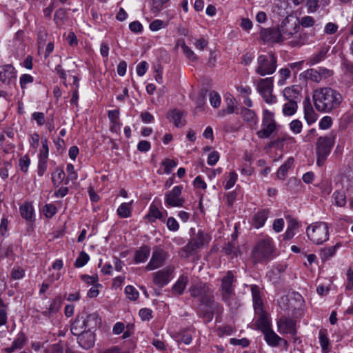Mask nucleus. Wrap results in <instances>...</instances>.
<instances>
[{
  "label": "nucleus",
  "mask_w": 353,
  "mask_h": 353,
  "mask_svg": "<svg viewBox=\"0 0 353 353\" xmlns=\"http://www.w3.org/2000/svg\"><path fill=\"white\" fill-rule=\"evenodd\" d=\"M263 334H264V338L267 343L272 347H276L279 345V343L281 341L283 342L285 345H287L288 344L287 341L283 339L281 337L277 335L272 330V329H270Z\"/></svg>",
  "instance_id": "nucleus-22"
},
{
  "label": "nucleus",
  "mask_w": 353,
  "mask_h": 353,
  "mask_svg": "<svg viewBox=\"0 0 353 353\" xmlns=\"http://www.w3.org/2000/svg\"><path fill=\"white\" fill-rule=\"evenodd\" d=\"M307 77L312 81L319 83L322 80L321 76L319 70L315 69H310L306 72Z\"/></svg>",
  "instance_id": "nucleus-50"
},
{
  "label": "nucleus",
  "mask_w": 353,
  "mask_h": 353,
  "mask_svg": "<svg viewBox=\"0 0 353 353\" xmlns=\"http://www.w3.org/2000/svg\"><path fill=\"white\" fill-rule=\"evenodd\" d=\"M183 190L182 185H176L170 191L165 193V203L168 207H182L185 199L181 196Z\"/></svg>",
  "instance_id": "nucleus-13"
},
{
  "label": "nucleus",
  "mask_w": 353,
  "mask_h": 353,
  "mask_svg": "<svg viewBox=\"0 0 353 353\" xmlns=\"http://www.w3.org/2000/svg\"><path fill=\"white\" fill-rule=\"evenodd\" d=\"M278 28H263L260 32L261 39L265 43L281 42Z\"/></svg>",
  "instance_id": "nucleus-17"
},
{
  "label": "nucleus",
  "mask_w": 353,
  "mask_h": 353,
  "mask_svg": "<svg viewBox=\"0 0 353 353\" xmlns=\"http://www.w3.org/2000/svg\"><path fill=\"white\" fill-rule=\"evenodd\" d=\"M25 275V272L21 268H14L11 272V277L14 280L21 279Z\"/></svg>",
  "instance_id": "nucleus-64"
},
{
  "label": "nucleus",
  "mask_w": 353,
  "mask_h": 353,
  "mask_svg": "<svg viewBox=\"0 0 353 353\" xmlns=\"http://www.w3.org/2000/svg\"><path fill=\"white\" fill-rule=\"evenodd\" d=\"M294 163V159L292 157L288 158L283 164L281 165L278 172L277 176L279 179H285L287 172L290 169Z\"/></svg>",
  "instance_id": "nucleus-31"
},
{
  "label": "nucleus",
  "mask_w": 353,
  "mask_h": 353,
  "mask_svg": "<svg viewBox=\"0 0 353 353\" xmlns=\"http://www.w3.org/2000/svg\"><path fill=\"white\" fill-rule=\"evenodd\" d=\"M47 170V158L43 157L42 154H39L37 172L39 176H43Z\"/></svg>",
  "instance_id": "nucleus-48"
},
{
  "label": "nucleus",
  "mask_w": 353,
  "mask_h": 353,
  "mask_svg": "<svg viewBox=\"0 0 353 353\" xmlns=\"http://www.w3.org/2000/svg\"><path fill=\"white\" fill-rule=\"evenodd\" d=\"M290 70L288 68H282L279 70V74L281 79H279L278 83L281 85L285 84V80L290 76Z\"/></svg>",
  "instance_id": "nucleus-62"
},
{
  "label": "nucleus",
  "mask_w": 353,
  "mask_h": 353,
  "mask_svg": "<svg viewBox=\"0 0 353 353\" xmlns=\"http://www.w3.org/2000/svg\"><path fill=\"white\" fill-rule=\"evenodd\" d=\"M243 120L250 125H256L258 123V117L255 112L247 108H242L240 112Z\"/></svg>",
  "instance_id": "nucleus-25"
},
{
  "label": "nucleus",
  "mask_w": 353,
  "mask_h": 353,
  "mask_svg": "<svg viewBox=\"0 0 353 353\" xmlns=\"http://www.w3.org/2000/svg\"><path fill=\"white\" fill-rule=\"evenodd\" d=\"M306 234L313 243L322 244L329 239L327 224L322 221L314 223L307 226Z\"/></svg>",
  "instance_id": "nucleus-6"
},
{
  "label": "nucleus",
  "mask_w": 353,
  "mask_h": 353,
  "mask_svg": "<svg viewBox=\"0 0 353 353\" xmlns=\"http://www.w3.org/2000/svg\"><path fill=\"white\" fill-rule=\"evenodd\" d=\"M174 271V267L170 265L154 272L152 274L154 283L159 288L165 286L172 280Z\"/></svg>",
  "instance_id": "nucleus-14"
},
{
  "label": "nucleus",
  "mask_w": 353,
  "mask_h": 353,
  "mask_svg": "<svg viewBox=\"0 0 353 353\" xmlns=\"http://www.w3.org/2000/svg\"><path fill=\"white\" fill-rule=\"evenodd\" d=\"M150 250L149 247L145 245L141 247L139 250L135 251L134 253V261L137 263H143L146 261L150 256Z\"/></svg>",
  "instance_id": "nucleus-28"
},
{
  "label": "nucleus",
  "mask_w": 353,
  "mask_h": 353,
  "mask_svg": "<svg viewBox=\"0 0 353 353\" xmlns=\"http://www.w3.org/2000/svg\"><path fill=\"white\" fill-rule=\"evenodd\" d=\"M283 97L288 101L298 103L301 99V88L298 85L285 88L283 92Z\"/></svg>",
  "instance_id": "nucleus-18"
},
{
  "label": "nucleus",
  "mask_w": 353,
  "mask_h": 353,
  "mask_svg": "<svg viewBox=\"0 0 353 353\" xmlns=\"http://www.w3.org/2000/svg\"><path fill=\"white\" fill-rule=\"evenodd\" d=\"M99 324V315L97 313L88 314L83 320L77 319L71 324L70 331L77 338L87 331L88 328H94Z\"/></svg>",
  "instance_id": "nucleus-7"
},
{
  "label": "nucleus",
  "mask_w": 353,
  "mask_h": 353,
  "mask_svg": "<svg viewBox=\"0 0 353 353\" xmlns=\"http://www.w3.org/2000/svg\"><path fill=\"white\" fill-rule=\"evenodd\" d=\"M61 307L60 299H55L52 301L49 307L43 312L45 316H50L52 314L57 312Z\"/></svg>",
  "instance_id": "nucleus-41"
},
{
  "label": "nucleus",
  "mask_w": 353,
  "mask_h": 353,
  "mask_svg": "<svg viewBox=\"0 0 353 353\" xmlns=\"http://www.w3.org/2000/svg\"><path fill=\"white\" fill-rule=\"evenodd\" d=\"M278 125L274 119L273 112L268 110L263 111L261 129L256 132L259 139H268L277 130Z\"/></svg>",
  "instance_id": "nucleus-8"
},
{
  "label": "nucleus",
  "mask_w": 353,
  "mask_h": 353,
  "mask_svg": "<svg viewBox=\"0 0 353 353\" xmlns=\"http://www.w3.org/2000/svg\"><path fill=\"white\" fill-rule=\"evenodd\" d=\"M334 145V135L330 134L319 137L316 143V164L318 166L321 167L324 165Z\"/></svg>",
  "instance_id": "nucleus-5"
},
{
  "label": "nucleus",
  "mask_w": 353,
  "mask_h": 353,
  "mask_svg": "<svg viewBox=\"0 0 353 353\" xmlns=\"http://www.w3.org/2000/svg\"><path fill=\"white\" fill-rule=\"evenodd\" d=\"M328 52V47H323L321 48V50L319 51L318 53L316 54L312 55L310 58V63L311 65H315L322 60H323L325 57L326 54Z\"/></svg>",
  "instance_id": "nucleus-39"
},
{
  "label": "nucleus",
  "mask_w": 353,
  "mask_h": 353,
  "mask_svg": "<svg viewBox=\"0 0 353 353\" xmlns=\"http://www.w3.org/2000/svg\"><path fill=\"white\" fill-rule=\"evenodd\" d=\"M64 172L61 169L57 168L55 172L52 174V180L53 183L55 185H59L63 179L64 178Z\"/></svg>",
  "instance_id": "nucleus-49"
},
{
  "label": "nucleus",
  "mask_w": 353,
  "mask_h": 353,
  "mask_svg": "<svg viewBox=\"0 0 353 353\" xmlns=\"http://www.w3.org/2000/svg\"><path fill=\"white\" fill-rule=\"evenodd\" d=\"M199 248L192 241H190L180 250L179 254L181 257L188 258Z\"/></svg>",
  "instance_id": "nucleus-33"
},
{
  "label": "nucleus",
  "mask_w": 353,
  "mask_h": 353,
  "mask_svg": "<svg viewBox=\"0 0 353 353\" xmlns=\"http://www.w3.org/2000/svg\"><path fill=\"white\" fill-rule=\"evenodd\" d=\"M65 17V10L64 9H59L54 14V20L57 25H61L63 22V19Z\"/></svg>",
  "instance_id": "nucleus-58"
},
{
  "label": "nucleus",
  "mask_w": 353,
  "mask_h": 353,
  "mask_svg": "<svg viewBox=\"0 0 353 353\" xmlns=\"http://www.w3.org/2000/svg\"><path fill=\"white\" fill-rule=\"evenodd\" d=\"M302 123L298 119H294L290 123V130L295 134H299L302 130Z\"/></svg>",
  "instance_id": "nucleus-57"
},
{
  "label": "nucleus",
  "mask_w": 353,
  "mask_h": 353,
  "mask_svg": "<svg viewBox=\"0 0 353 353\" xmlns=\"http://www.w3.org/2000/svg\"><path fill=\"white\" fill-rule=\"evenodd\" d=\"M339 26L332 22L327 23L324 28V32L327 34H333L338 30Z\"/></svg>",
  "instance_id": "nucleus-63"
},
{
  "label": "nucleus",
  "mask_w": 353,
  "mask_h": 353,
  "mask_svg": "<svg viewBox=\"0 0 353 353\" xmlns=\"http://www.w3.org/2000/svg\"><path fill=\"white\" fill-rule=\"evenodd\" d=\"M251 292L253 300V305L255 313H261L263 310V303L261 298V292L259 288L253 285L251 286Z\"/></svg>",
  "instance_id": "nucleus-20"
},
{
  "label": "nucleus",
  "mask_w": 353,
  "mask_h": 353,
  "mask_svg": "<svg viewBox=\"0 0 353 353\" xmlns=\"http://www.w3.org/2000/svg\"><path fill=\"white\" fill-rule=\"evenodd\" d=\"M189 283V278L187 275H181L174 284L172 285L171 292L174 296H179L183 294L185 289Z\"/></svg>",
  "instance_id": "nucleus-19"
},
{
  "label": "nucleus",
  "mask_w": 353,
  "mask_h": 353,
  "mask_svg": "<svg viewBox=\"0 0 353 353\" xmlns=\"http://www.w3.org/2000/svg\"><path fill=\"white\" fill-rule=\"evenodd\" d=\"M341 246L340 243H336L334 246L325 248L321 250L320 256L323 261H326L334 255L336 250Z\"/></svg>",
  "instance_id": "nucleus-35"
},
{
  "label": "nucleus",
  "mask_w": 353,
  "mask_h": 353,
  "mask_svg": "<svg viewBox=\"0 0 353 353\" xmlns=\"http://www.w3.org/2000/svg\"><path fill=\"white\" fill-rule=\"evenodd\" d=\"M168 0H150L151 5V10L153 12H157L160 11L163 4H165Z\"/></svg>",
  "instance_id": "nucleus-53"
},
{
  "label": "nucleus",
  "mask_w": 353,
  "mask_h": 353,
  "mask_svg": "<svg viewBox=\"0 0 353 353\" xmlns=\"http://www.w3.org/2000/svg\"><path fill=\"white\" fill-rule=\"evenodd\" d=\"M46 353H63V345L61 343L52 344L46 350Z\"/></svg>",
  "instance_id": "nucleus-55"
},
{
  "label": "nucleus",
  "mask_w": 353,
  "mask_h": 353,
  "mask_svg": "<svg viewBox=\"0 0 353 353\" xmlns=\"http://www.w3.org/2000/svg\"><path fill=\"white\" fill-rule=\"evenodd\" d=\"M133 200L128 203H123L117 208V212L121 218H128L131 216L132 205Z\"/></svg>",
  "instance_id": "nucleus-30"
},
{
  "label": "nucleus",
  "mask_w": 353,
  "mask_h": 353,
  "mask_svg": "<svg viewBox=\"0 0 353 353\" xmlns=\"http://www.w3.org/2000/svg\"><path fill=\"white\" fill-rule=\"evenodd\" d=\"M183 113L176 109L170 111L168 114V119L170 121H172L177 128L182 127L185 124V120L183 119Z\"/></svg>",
  "instance_id": "nucleus-26"
},
{
  "label": "nucleus",
  "mask_w": 353,
  "mask_h": 353,
  "mask_svg": "<svg viewBox=\"0 0 353 353\" xmlns=\"http://www.w3.org/2000/svg\"><path fill=\"white\" fill-rule=\"evenodd\" d=\"M312 98L316 110L323 113H330L338 109L343 101L341 94L330 87L316 89Z\"/></svg>",
  "instance_id": "nucleus-1"
},
{
  "label": "nucleus",
  "mask_w": 353,
  "mask_h": 353,
  "mask_svg": "<svg viewBox=\"0 0 353 353\" xmlns=\"http://www.w3.org/2000/svg\"><path fill=\"white\" fill-rule=\"evenodd\" d=\"M278 331L281 334H290L295 335L296 334L295 321L287 317H281L277 321Z\"/></svg>",
  "instance_id": "nucleus-15"
},
{
  "label": "nucleus",
  "mask_w": 353,
  "mask_h": 353,
  "mask_svg": "<svg viewBox=\"0 0 353 353\" xmlns=\"http://www.w3.org/2000/svg\"><path fill=\"white\" fill-rule=\"evenodd\" d=\"M276 57L272 53L261 54L257 59L255 72L261 76L272 74L276 69Z\"/></svg>",
  "instance_id": "nucleus-9"
},
{
  "label": "nucleus",
  "mask_w": 353,
  "mask_h": 353,
  "mask_svg": "<svg viewBox=\"0 0 353 353\" xmlns=\"http://www.w3.org/2000/svg\"><path fill=\"white\" fill-rule=\"evenodd\" d=\"M30 164V159L28 155L21 157L19 161V166L23 172H27Z\"/></svg>",
  "instance_id": "nucleus-52"
},
{
  "label": "nucleus",
  "mask_w": 353,
  "mask_h": 353,
  "mask_svg": "<svg viewBox=\"0 0 353 353\" xmlns=\"http://www.w3.org/2000/svg\"><path fill=\"white\" fill-rule=\"evenodd\" d=\"M163 217V214L158 209V208L152 204L150 207L148 214H147V218L150 222H154L157 219H161Z\"/></svg>",
  "instance_id": "nucleus-38"
},
{
  "label": "nucleus",
  "mask_w": 353,
  "mask_h": 353,
  "mask_svg": "<svg viewBox=\"0 0 353 353\" xmlns=\"http://www.w3.org/2000/svg\"><path fill=\"white\" fill-rule=\"evenodd\" d=\"M263 100L268 104H273L276 102V97L272 94V91H266L260 93Z\"/></svg>",
  "instance_id": "nucleus-54"
},
{
  "label": "nucleus",
  "mask_w": 353,
  "mask_h": 353,
  "mask_svg": "<svg viewBox=\"0 0 353 353\" xmlns=\"http://www.w3.org/2000/svg\"><path fill=\"white\" fill-rule=\"evenodd\" d=\"M180 341L185 345H189L192 343V336L188 331H182L179 334Z\"/></svg>",
  "instance_id": "nucleus-60"
},
{
  "label": "nucleus",
  "mask_w": 353,
  "mask_h": 353,
  "mask_svg": "<svg viewBox=\"0 0 353 353\" xmlns=\"http://www.w3.org/2000/svg\"><path fill=\"white\" fill-rule=\"evenodd\" d=\"M240 126L241 124L239 121L235 124H232L229 121H225L223 123V130L227 133L238 131L240 128Z\"/></svg>",
  "instance_id": "nucleus-51"
},
{
  "label": "nucleus",
  "mask_w": 353,
  "mask_h": 353,
  "mask_svg": "<svg viewBox=\"0 0 353 353\" xmlns=\"http://www.w3.org/2000/svg\"><path fill=\"white\" fill-rule=\"evenodd\" d=\"M274 246L271 239L261 240L252 251L251 257L254 263H262L274 256Z\"/></svg>",
  "instance_id": "nucleus-4"
},
{
  "label": "nucleus",
  "mask_w": 353,
  "mask_h": 353,
  "mask_svg": "<svg viewBox=\"0 0 353 353\" xmlns=\"http://www.w3.org/2000/svg\"><path fill=\"white\" fill-rule=\"evenodd\" d=\"M125 292L128 298L132 301H136L139 296V292L132 285H127L125 288Z\"/></svg>",
  "instance_id": "nucleus-47"
},
{
  "label": "nucleus",
  "mask_w": 353,
  "mask_h": 353,
  "mask_svg": "<svg viewBox=\"0 0 353 353\" xmlns=\"http://www.w3.org/2000/svg\"><path fill=\"white\" fill-rule=\"evenodd\" d=\"M221 292L222 301L231 309H236L239 303L235 297L234 285L236 279L232 271H228L221 279Z\"/></svg>",
  "instance_id": "nucleus-2"
},
{
  "label": "nucleus",
  "mask_w": 353,
  "mask_h": 353,
  "mask_svg": "<svg viewBox=\"0 0 353 353\" xmlns=\"http://www.w3.org/2000/svg\"><path fill=\"white\" fill-rule=\"evenodd\" d=\"M17 71L10 64L0 66V81L8 88L16 85Z\"/></svg>",
  "instance_id": "nucleus-12"
},
{
  "label": "nucleus",
  "mask_w": 353,
  "mask_h": 353,
  "mask_svg": "<svg viewBox=\"0 0 353 353\" xmlns=\"http://www.w3.org/2000/svg\"><path fill=\"white\" fill-rule=\"evenodd\" d=\"M319 343L323 353H328L330 352V341L327 336V331L321 330L319 331Z\"/></svg>",
  "instance_id": "nucleus-36"
},
{
  "label": "nucleus",
  "mask_w": 353,
  "mask_h": 353,
  "mask_svg": "<svg viewBox=\"0 0 353 353\" xmlns=\"http://www.w3.org/2000/svg\"><path fill=\"white\" fill-rule=\"evenodd\" d=\"M256 314L259 316L256 324L257 327L262 332V333H264L272 329L270 320L265 311L262 312L261 313Z\"/></svg>",
  "instance_id": "nucleus-23"
},
{
  "label": "nucleus",
  "mask_w": 353,
  "mask_h": 353,
  "mask_svg": "<svg viewBox=\"0 0 353 353\" xmlns=\"http://www.w3.org/2000/svg\"><path fill=\"white\" fill-rule=\"evenodd\" d=\"M332 197L334 200V203L339 207H343L346 204L345 194L339 191H335L333 193Z\"/></svg>",
  "instance_id": "nucleus-42"
},
{
  "label": "nucleus",
  "mask_w": 353,
  "mask_h": 353,
  "mask_svg": "<svg viewBox=\"0 0 353 353\" xmlns=\"http://www.w3.org/2000/svg\"><path fill=\"white\" fill-rule=\"evenodd\" d=\"M161 164L164 168V173L165 174L171 173L172 170L177 165V163L175 160L170 159H164Z\"/></svg>",
  "instance_id": "nucleus-43"
},
{
  "label": "nucleus",
  "mask_w": 353,
  "mask_h": 353,
  "mask_svg": "<svg viewBox=\"0 0 353 353\" xmlns=\"http://www.w3.org/2000/svg\"><path fill=\"white\" fill-rule=\"evenodd\" d=\"M299 29V22L297 19L292 17H285L278 28L281 42L290 39Z\"/></svg>",
  "instance_id": "nucleus-10"
},
{
  "label": "nucleus",
  "mask_w": 353,
  "mask_h": 353,
  "mask_svg": "<svg viewBox=\"0 0 353 353\" xmlns=\"http://www.w3.org/2000/svg\"><path fill=\"white\" fill-rule=\"evenodd\" d=\"M168 253L163 249L156 246L152 254L150 261L145 266V270L152 271L161 268L168 258Z\"/></svg>",
  "instance_id": "nucleus-11"
},
{
  "label": "nucleus",
  "mask_w": 353,
  "mask_h": 353,
  "mask_svg": "<svg viewBox=\"0 0 353 353\" xmlns=\"http://www.w3.org/2000/svg\"><path fill=\"white\" fill-rule=\"evenodd\" d=\"M269 209H261L255 213L252 219V225L255 228L263 227L269 216Z\"/></svg>",
  "instance_id": "nucleus-21"
},
{
  "label": "nucleus",
  "mask_w": 353,
  "mask_h": 353,
  "mask_svg": "<svg viewBox=\"0 0 353 353\" xmlns=\"http://www.w3.org/2000/svg\"><path fill=\"white\" fill-rule=\"evenodd\" d=\"M304 117L308 125L315 123L318 114L315 112L310 102L304 103Z\"/></svg>",
  "instance_id": "nucleus-27"
},
{
  "label": "nucleus",
  "mask_w": 353,
  "mask_h": 353,
  "mask_svg": "<svg viewBox=\"0 0 353 353\" xmlns=\"http://www.w3.org/2000/svg\"><path fill=\"white\" fill-rule=\"evenodd\" d=\"M89 255L85 252L82 251L80 252L79 256L76 259L74 265L77 268H81L84 266L89 261Z\"/></svg>",
  "instance_id": "nucleus-45"
},
{
  "label": "nucleus",
  "mask_w": 353,
  "mask_h": 353,
  "mask_svg": "<svg viewBox=\"0 0 353 353\" xmlns=\"http://www.w3.org/2000/svg\"><path fill=\"white\" fill-rule=\"evenodd\" d=\"M256 90L260 93L266 91H273L272 78L261 79L256 85Z\"/></svg>",
  "instance_id": "nucleus-29"
},
{
  "label": "nucleus",
  "mask_w": 353,
  "mask_h": 353,
  "mask_svg": "<svg viewBox=\"0 0 353 353\" xmlns=\"http://www.w3.org/2000/svg\"><path fill=\"white\" fill-rule=\"evenodd\" d=\"M288 41V44L292 47H301L307 41V34L303 32H296Z\"/></svg>",
  "instance_id": "nucleus-24"
},
{
  "label": "nucleus",
  "mask_w": 353,
  "mask_h": 353,
  "mask_svg": "<svg viewBox=\"0 0 353 353\" xmlns=\"http://www.w3.org/2000/svg\"><path fill=\"white\" fill-rule=\"evenodd\" d=\"M19 211L21 216L26 220H31L33 214L34 210L32 205L29 203H26L23 205H21L19 208Z\"/></svg>",
  "instance_id": "nucleus-34"
},
{
  "label": "nucleus",
  "mask_w": 353,
  "mask_h": 353,
  "mask_svg": "<svg viewBox=\"0 0 353 353\" xmlns=\"http://www.w3.org/2000/svg\"><path fill=\"white\" fill-rule=\"evenodd\" d=\"M93 328H88V330L78 338L77 341L80 346L84 349L88 350L92 347L95 342V335L94 332L92 330Z\"/></svg>",
  "instance_id": "nucleus-16"
},
{
  "label": "nucleus",
  "mask_w": 353,
  "mask_h": 353,
  "mask_svg": "<svg viewBox=\"0 0 353 353\" xmlns=\"http://www.w3.org/2000/svg\"><path fill=\"white\" fill-rule=\"evenodd\" d=\"M182 50L186 58L190 61L194 62L198 59L197 56L194 54L193 50H191L185 43H182Z\"/></svg>",
  "instance_id": "nucleus-46"
},
{
  "label": "nucleus",
  "mask_w": 353,
  "mask_h": 353,
  "mask_svg": "<svg viewBox=\"0 0 353 353\" xmlns=\"http://www.w3.org/2000/svg\"><path fill=\"white\" fill-rule=\"evenodd\" d=\"M25 342V336L23 334L18 335L17 338L14 340L10 347L6 348L7 353H12L17 349L22 348Z\"/></svg>",
  "instance_id": "nucleus-37"
},
{
  "label": "nucleus",
  "mask_w": 353,
  "mask_h": 353,
  "mask_svg": "<svg viewBox=\"0 0 353 353\" xmlns=\"http://www.w3.org/2000/svg\"><path fill=\"white\" fill-rule=\"evenodd\" d=\"M12 168V164L10 161H5L3 167L0 169V176L3 179H6L8 177V171Z\"/></svg>",
  "instance_id": "nucleus-59"
},
{
  "label": "nucleus",
  "mask_w": 353,
  "mask_h": 353,
  "mask_svg": "<svg viewBox=\"0 0 353 353\" xmlns=\"http://www.w3.org/2000/svg\"><path fill=\"white\" fill-rule=\"evenodd\" d=\"M297 108V103L288 101L283 105V113L285 116H292L296 113Z\"/></svg>",
  "instance_id": "nucleus-40"
},
{
  "label": "nucleus",
  "mask_w": 353,
  "mask_h": 353,
  "mask_svg": "<svg viewBox=\"0 0 353 353\" xmlns=\"http://www.w3.org/2000/svg\"><path fill=\"white\" fill-rule=\"evenodd\" d=\"M199 248L208 244L210 241V237L208 234H205L203 231L199 230L195 238L192 239Z\"/></svg>",
  "instance_id": "nucleus-32"
},
{
  "label": "nucleus",
  "mask_w": 353,
  "mask_h": 353,
  "mask_svg": "<svg viewBox=\"0 0 353 353\" xmlns=\"http://www.w3.org/2000/svg\"><path fill=\"white\" fill-rule=\"evenodd\" d=\"M209 290L206 284L199 283L191 286L190 292L192 297H199L202 302H206L208 309L204 313L203 316L205 317L208 321H211L213 318V312L217 307L218 303L214 301L213 298L207 297Z\"/></svg>",
  "instance_id": "nucleus-3"
},
{
  "label": "nucleus",
  "mask_w": 353,
  "mask_h": 353,
  "mask_svg": "<svg viewBox=\"0 0 353 353\" xmlns=\"http://www.w3.org/2000/svg\"><path fill=\"white\" fill-rule=\"evenodd\" d=\"M332 125V119L329 116H325L323 117L320 122H319V128L321 130H327L329 129Z\"/></svg>",
  "instance_id": "nucleus-56"
},
{
  "label": "nucleus",
  "mask_w": 353,
  "mask_h": 353,
  "mask_svg": "<svg viewBox=\"0 0 353 353\" xmlns=\"http://www.w3.org/2000/svg\"><path fill=\"white\" fill-rule=\"evenodd\" d=\"M209 99L211 105L217 108L220 106L221 98V96L215 91H211L209 94Z\"/></svg>",
  "instance_id": "nucleus-44"
},
{
  "label": "nucleus",
  "mask_w": 353,
  "mask_h": 353,
  "mask_svg": "<svg viewBox=\"0 0 353 353\" xmlns=\"http://www.w3.org/2000/svg\"><path fill=\"white\" fill-rule=\"evenodd\" d=\"M44 214L46 217L50 218L57 212V208L53 204H46L43 208Z\"/></svg>",
  "instance_id": "nucleus-61"
}]
</instances>
